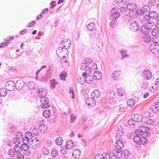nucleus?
<instances>
[{"label": "nucleus", "instance_id": "1", "mask_svg": "<svg viewBox=\"0 0 159 159\" xmlns=\"http://www.w3.org/2000/svg\"><path fill=\"white\" fill-rule=\"evenodd\" d=\"M38 93V96L41 97L40 100L42 103L41 107L43 108H47L49 107L50 104L49 102L48 98L45 96L47 93V90L40 88L39 89Z\"/></svg>", "mask_w": 159, "mask_h": 159}, {"label": "nucleus", "instance_id": "2", "mask_svg": "<svg viewBox=\"0 0 159 159\" xmlns=\"http://www.w3.org/2000/svg\"><path fill=\"white\" fill-rule=\"evenodd\" d=\"M117 129V133L115 138V139L117 141L115 145L117 149H120L122 148L124 146L123 140L124 133L121 126L118 127Z\"/></svg>", "mask_w": 159, "mask_h": 159}, {"label": "nucleus", "instance_id": "3", "mask_svg": "<svg viewBox=\"0 0 159 159\" xmlns=\"http://www.w3.org/2000/svg\"><path fill=\"white\" fill-rule=\"evenodd\" d=\"M149 129L145 126H141L138 130L135 131V134L136 135L144 136L149 137L150 136V133H149Z\"/></svg>", "mask_w": 159, "mask_h": 159}, {"label": "nucleus", "instance_id": "4", "mask_svg": "<svg viewBox=\"0 0 159 159\" xmlns=\"http://www.w3.org/2000/svg\"><path fill=\"white\" fill-rule=\"evenodd\" d=\"M139 19L143 24H146L148 26H154V23L151 20V18L149 15H146L145 16H141L139 17Z\"/></svg>", "mask_w": 159, "mask_h": 159}, {"label": "nucleus", "instance_id": "5", "mask_svg": "<svg viewBox=\"0 0 159 159\" xmlns=\"http://www.w3.org/2000/svg\"><path fill=\"white\" fill-rule=\"evenodd\" d=\"M126 8L129 11L130 15L133 14V13L134 14L136 12L137 7L135 3L132 2L127 4Z\"/></svg>", "mask_w": 159, "mask_h": 159}, {"label": "nucleus", "instance_id": "6", "mask_svg": "<svg viewBox=\"0 0 159 159\" xmlns=\"http://www.w3.org/2000/svg\"><path fill=\"white\" fill-rule=\"evenodd\" d=\"M111 16L113 19H116L119 18L120 15L119 12V9L118 8H112L111 10Z\"/></svg>", "mask_w": 159, "mask_h": 159}, {"label": "nucleus", "instance_id": "7", "mask_svg": "<svg viewBox=\"0 0 159 159\" xmlns=\"http://www.w3.org/2000/svg\"><path fill=\"white\" fill-rule=\"evenodd\" d=\"M40 141L37 139H34L30 143L31 147L33 149H37L40 146Z\"/></svg>", "mask_w": 159, "mask_h": 159}, {"label": "nucleus", "instance_id": "8", "mask_svg": "<svg viewBox=\"0 0 159 159\" xmlns=\"http://www.w3.org/2000/svg\"><path fill=\"white\" fill-rule=\"evenodd\" d=\"M89 74L88 72H83L82 74V76L84 79V82H86L88 84H90L93 80V78L91 75H88Z\"/></svg>", "mask_w": 159, "mask_h": 159}, {"label": "nucleus", "instance_id": "9", "mask_svg": "<svg viewBox=\"0 0 159 159\" xmlns=\"http://www.w3.org/2000/svg\"><path fill=\"white\" fill-rule=\"evenodd\" d=\"M151 26L148 25H144L141 27L140 28V30L141 32L144 34H147L150 32V30L152 29Z\"/></svg>", "mask_w": 159, "mask_h": 159}, {"label": "nucleus", "instance_id": "10", "mask_svg": "<svg viewBox=\"0 0 159 159\" xmlns=\"http://www.w3.org/2000/svg\"><path fill=\"white\" fill-rule=\"evenodd\" d=\"M149 48L151 52L155 54L159 53V45L151 44Z\"/></svg>", "mask_w": 159, "mask_h": 159}, {"label": "nucleus", "instance_id": "11", "mask_svg": "<svg viewBox=\"0 0 159 159\" xmlns=\"http://www.w3.org/2000/svg\"><path fill=\"white\" fill-rule=\"evenodd\" d=\"M130 30L133 32H136L139 30L138 23L135 22H133L131 23L129 26Z\"/></svg>", "mask_w": 159, "mask_h": 159}, {"label": "nucleus", "instance_id": "12", "mask_svg": "<svg viewBox=\"0 0 159 159\" xmlns=\"http://www.w3.org/2000/svg\"><path fill=\"white\" fill-rule=\"evenodd\" d=\"M152 73L151 71L148 70H145L143 72L142 75L143 77L147 80H148L151 78Z\"/></svg>", "mask_w": 159, "mask_h": 159}, {"label": "nucleus", "instance_id": "13", "mask_svg": "<svg viewBox=\"0 0 159 159\" xmlns=\"http://www.w3.org/2000/svg\"><path fill=\"white\" fill-rule=\"evenodd\" d=\"M70 40L68 39H67L66 43V42L65 41H64L62 40L61 43H58H58L60 45V46H62L64 49H66L67 50V49L69 48L70 47Z\"/></svg>", "mask_w": 159, "mask_h": 159}, {"label": "nucleus", "instance_id": "14", "mask_svg": "<svg viewBox=\"0 0 159 159\" xmlns=\"http://www.w3.org/2000/svg\"><path fill=\"white\" fill-rule=\"evenodd\" d=\"M143 119V117L140 115L138 114H134V116L132 118V121H135L138 122H141L142 121V119Z\"/></svg>", "mask_w": 159, "mask_h": 159}, {"label": "nucleus", "instance_id": "15", "mask_svg": "<svg viewBox=\"0 0 159 159\" xmlns=\"http://www.w3.org/2000/svg\"><path fill=\"white\" fill-rule=\"evenodd\" d=\"M25 84V83L23 81L19 80L17 81L15 85L16 89L20 90L23 88Z\"/></svg>", "mask_w": 159, "mask_h": 159}, {"label": "nucleus", "instance_id": "16", "mask_svg": "<svg viewBox=\"0 0 159 159\" xmlns=\"http://www.w3.org/2000/svg\"><path fill=\"white\" fill-rule=\"evenodd\" d=\"M21 150L24 151H28L27 153L25 154L26 155L28 156L30 154V151H29L30 147L27 144H22L21 146Z\"/></svg>", "mask_w": 159, "mask_h": 159}, {"label": "nucleus", "instance_id": "17", "mask_svg": "<svg viewBox=\"0 0 159 159\" xmlns=\"http://www.w3.org/2000/svg\"><path fill=\"white\" fill-rule=\"evenodd\" d=\"M112 153L114 156H112V157H115L116 158H119L122 156V153L120 149H118L117 150H114L113 151Z\"/></svg>", "mask_w": 159, "mask_h": 159}, {"label": "nucleus", "instance_id": "18", "mask_svg": "<svg viewBox=\"0 0 159 159\" xmlns=\"http://www.w3.org/2000/svg\"><path fill=\"white\" fill-rule=\"evenodd\" d=\"M86 102L88 105L91 106H93L96 103L95 100L91 98H87L86 100Z\"/></svg>", "mask_w": 159, "mask_h": 159}, {"label": "nucleus", "instance_id": "19", "mask_svg": "<svg viewBox=\"0 0 159 159\" xmlns=\"http://www.w3.org/2000/svg\"><path fill=\"white\" fill-rule=\"evenodd\" d=\"M102 75L101 72L99 71L95 72L93 76V77L95 80H99L102 78Z\"/></svg>", "mask_w": 159, "mask_h": 159}, {"label": "nucleus", "instance_id": "20", "mask_svg": "<svg viewBox=\"0 0 159 159\" xmlns=\"http://www.w3.org/2000/svg\"><path fill=\"white\" fill-rule=\"evenodd\" d=\"M39 129L40 132L42 134L48 131V128L47 125L44 124H41L39 126Z\"/></svg>", "mask_w": 159, "mask_h": 159}, {"label": "nucleus", "instance_id": "21", "mask_svg": "<svg viewBox=\"0 0 159 159\" xmlns=\"http://www.w3.org/2000/svg\"><path fill=\"white\" fill-rule=\"evenodd\" d=\"M27 88L31 90L35 89L37 87L36 83L33 82H30L27 83Z\"/></svg>", "mask_w": 159, "mask_h": 159}, {"label": "nucleus", "instance_id": "22", "mask_svg": "<svg viewBox=\"0 0 159 159\" xmlns=\"http://www.w3.org/2000/svg\"><path fill=\"white\" fill-rule=\"evenodd\" d=\"M66 144L67 148L69 149H72L73 147L76 145V143H74L71 140L67 141Z\"/></svg>", "mask_w": 159, "mask_h": 159}, {"label": "nucleus", "instance_id": "23", "mask_svg": "<svg viewBox=\"0 0 159 159\" xmlns=\"http://www.w3.org/2000/svg\"><path fill=\"white\" fill-rule=\"evenodd\" d=\"M120 72L116 70L112 74L111 77L114 80H116L120 77Z\"/></svg>", "mask_w": 159, "mask_h": 159}, {"label": "nucleus", "instance_id": "24", "mask_svg": "<svg viewBox=\"0 0 159 159\" xmlns=\"http://www.w3.org/2000/svg\"><path fill=\"white\" fill-rule=\"evenodd\" d=\"M91 95L94 98L97 99L100 96V92L98 90L95 89L92 92Z\"/></svg>", "mask_w": 159, "mask_h": 159}, {"label": "nucleus", "instance_id": "25", "mask_svg": "<svg viewBox=\"0 0 159 159\" xmlns=\"http://www.w3.org/2000/svg\"><path fill=\"white\" fill-rule=\"evenodd\" d=\"M80 150L78 149H75L73 151V157L75 159H78L80 157Z\"/></svg>", "mask_w": 159, "mask_h": 159}, {"label": "nucleus", "instance_id": "26", "mask_svg": "<svg viewBox=\"0 0 159 159\" xmlns=\"http://www.w3.org/2000/svg\"><path fill=\"white\" fill-rule=\"evenodd\" d=\"M107 97L110 99H112L115 97V93L114 92L111 90H109L107 94Z\"/></svg>", "mask_w": 159, "mask_h": 159}, {"label": "nucleus", "instance_id": "27", "mask_svg": "<svg viewBox=\"0 0 159 159\" xmlns=\"http://www.w3.org/2000/svg\"><path fill=\"white\" fill-rule=\"evenodd\" d=\"M139 135H137L135 136L134 138V143L137 144L135 145V146L137 147H139V145H140V142L141 141V138Z\"/></svg>", "mask_w": 159, "mask_h": 159}, {"label": "nucleus", "instance_id": "28", "mask_svg": "<svg viewBox=\"0 0 159 159\" xmlns=\"http://www.w3.org/2000/svg\"><path fill=\"white\" fill-rule=\"evenodd\" d=\"M49 70H48L47 71L46 74L43 77L41 80V81L43 82L46 81L48 80L50 78V73L48 72Z\"/></svg>", "mask_w": 159, "mask_h": 159}, {"label": "nucleus", "instance_id": "29", "mask_svg": "<svg viewBox=\"0 0 159 159\" xmlns=\"http://www.w3.org/2000/svg\"><path fill=\"white\" fill-rule=\"evenodd\" d=\"M159 28V27L158 25H157L156 28L153 29L151 32V34L152 35L155 37L157 36L159 33V31L158 30V29Z\"/></svg>", "mask_w": 159, "mask_h": 159}, {"label": "nucleus", "instance_id": "30", "mask_svg": "<svg viewBox=\"0 0 159 159\" xmlns=\"http://www.w3.org/2000/svg\"><path fill=\"white\" fill-rule=\"evenodd\" d=\"M13 142L16 145H18L20 143L21 141H20L19 134L16 135V137L13 139Z\"/></svg>", "mask_w": 159, "mask_h": 159}, {"label": "nucleus", "instance_id": "31", "mask_svg": "<svg viewBox=\"0 0 159 159\" xmlns=\"http://www.w3.org/2000/svg\"><path fill=\"white\" fill-rule=\"evenodd\" d=\"M120 52L121 53V58L125 57L128 58L129 57V55L127 53L126 50L122 49L121 50H120Z\"/></svg>", "mask_w": 159, "mask_h": 159}, {"label": "nucleus", "instance_id": "32", "mask_svg": "<svg viewBox=\"0 0 159 159\" xmlns=\"http://www.w3.org/2000/svg\"><path fill=\"white\" fill-rule=\"evenodd\" d=\"M8 153L9 155L12 157H14L17 155V153L15 152V151L12 148L9 149Z\"/></svg>", "mask_w": 159, "mask_h": 159}, {"label": "nucleus", "instance_id": "33", "mask_svg": "<svg viewBox=\"0 0 159 159\" xmlns=\"http://www.w3.org/2000/svg\"><path fill=\"white\" fill-rule=\"evenodd\" d=\"M142 137L141 138V141L140 142V145L141 144H146L148 142L147 139V138H149L148 137L144 136H141Z\"/></svg>", "mask_w": 159, "mask_h": 159}, {"label": "nucleus", "instance_id": "34", "mask_svg": "<svg viewBox=\"0 0 159 159\" xmlns=\"http://www.w3.org/2000/svg\"><path fill=\"white\" fill-rule=\"evenodd\" d=\"M51 113L50 111L48 110H45L43 111V114L45 117L48 118L50 117Z\"/></svg>", "mask_w": 159, "mask_h": 159}, {"label": "nucleus", "instance_id": "35", "mask_svg": "<svg viewBox=\"0 0 159 159\" xmlns=\"http://www.w3.org/2000/svg\"><path fill=\"white\" fill-rule=\"evenodd\" d=\"M68 55V51L66 49H64L63 51H62L60 55H59L58 56L60 57H65Z\"/></svg>", "mask_w": 159, "mask_h": 159}, {"label": "nucleus", "instance_id": "36", "mask_svg": "<svg viewBox=\"0 0 159 159\" xmlns=\"http://www.w3.org/2000/svg\"><path fill=\"white\" fill-rule=\"evenodd\" d=\"M135 102V100L133 99H131L127 101V104L128 106L132 107L134 105Z\"/></svg>", "mask_w": 159, "mask_h": 159}, {"label": "nucleus", "instance_id": "37", "mask_svg": "<svg viewBox=\"0 0 159 159\" xmlns=\"http://www.w3.org/2000/svg\"><path fill=\"white\" fill-rule=\"evenodd\" d=\"M25 136L24 138L26 139H28L30 140V139H31L33 137V135L32 133L30 132H28L25 133Z\"/></svg>", "mask_w": 159, "mask_h": 159}, {"label": "nucleus", "instance_id": "38", "mask_svg": "<svg viewBox=\"0 0 159 159\" xmlns=\"http://www.w3.org/2000/svg\"><path fill=\"white\" fill-rule=\"evenodd\" d=\"M13 149L14 151H15V152L17 153V154L21 153V147L19 146L18 145H15L14 146Z\"/></svg>", "mask_w": 159, "mask_h": 159}, {"label": "nucleus", "instance_id": "39", "mask_svg": "<svg viewBox=\"0 0 159 159\" xmlns=\"http://www.w3.org/2000/svg\"><path fill=\"white\" fill-rule=\"evenodd\" d=\"M95 28V24L94 23H91L88 24L87 26V28L89 30L92 31Z\"/></svg>", "mask_w": 159, "mask_h": 159}, {"label": "nucleus", "instance_id": "40", "mask_svg": "<svg viewBox=\"0 0 159 159\" xmlns=\"http://www.w3.org/2000/svg\"><path fill=\"white\" fill-rule=\"evenodd\" d=\"M117 92L120 96H124L125 94L124 90L121 88L118 89H117Z\"/></svg>", "mask_w": 159, "mask_h": 159}, {"label": "nucleus", "instance_id": "41", "mask_svg": "<svg viewBox=\"0 0 159 159\" xmlns=\"http://www.w3.org/2000/svg\"><path fill=\"white\" fill-rule=\"evenodd\" d=\"M63 139L61 137H58L57 138L56 140V144L58 145H61L63 143Z\"/></svg>", "mask_w": 159, "mask_h": 159}, {"label": "nucleus", "instance_id": "42", "mask_svg": "<svg viewBox=\"0 0 159 159\" xmlns=\"http://www.w3.org/2000/svg\"><path fill=\"white\" fill-rule=\"evenodd\" d=\"M66 76V73L65 71H62L60 75V78L61 80H65Z\"/></svg>", "mask_w": 159, "mask_h": 159}, {"label": "nucleus", "instance_id": "43", "mask_svg": "<svg viewBox=\"0 0 159 159\" xmlns=\"http://www.w3.org/2000/svg\"><path fill=\"white\" fill-rule=\"evenodd\" d=\"M7 94V91L4 88H2L0 90V96L1 97H5Z\"/></svg>", "mask_w": 159, "mask_h": 159}, {"label": "nucleus", "instance_id": "44", "mask_svg": "<svg viewBox=\"0 0 159 159\" xmlns=\"http://www.w3.org/2000/svg\"><path fill=\"white\" fill-rule=\"evenodd\" d=\"M144 122L149 125H152L154 123V121L153 120L149 118H148L146 120V121H144Z\"/></svg>", "mask_w": 159, "mask_h": 159}, {"label": "nucleus", "instance_id": "45", "mask_svg": "<svg viewBox=\"0 0 159 159\" xmlns=\"http://www.w3.org/2000/svg\"><path fill=\"white\" fill-rule=\"evenodd\" d=\"M58 150L55 148L52 149L51 152V155L54 157H56L58 155Z\"/></svg>", "mask_w": 159, "mask_h": 159}, {"label": "nucleus", "instance_id": "46", "mask_svg": "<svg viewBox=\"0 0 159 159\" xmlns=\"http://www.w3.org/2000/svg\"><path fill=\"white\" fill-rule=\"evenodd\" d=\"M50 83L51 85V88L52 89H54L55 87L56 84H58V83L56 82L55 79L51 80Z\"/></svg>", "mask_w": 159, "mask_h": 159}, {"label": "nucleus", "instance_id": "47", "mask_svg": "<svg viewBox=\"0 0 159 159\" xmlns=\"http://www.w3.org/2000/svg\"><path fill=\"white\" fill-rule=\"evenodd\" d=\"M67 147L66 146H62L60 148V151L61 152L62 154H65L67 152Z\"/></svg>", "mask_w": 159, "mask_h": 159}, {"label": "nucleus", "instance_id": "48", "mask_svg": "<svg viewBox=\"0 0 159 159\" xmlns=\"http://www.w3.org/2000/svg\"><path fill=\"white\" fill-rule=\"evenodd\" d=\"M42 152L43 154L46 155H48L49 153L48 149L45 147H43L42 148Z\"/></svg>", "mask_w": 159, "mask_h": 159}, {"label": "nucleus", "instance_id": "49", "mask_svg": "<svg viewBox=\"0 0 159 159\" xmlns=\"http://www.w3.org/2000/svg\"><path fill=\"white\" fill-rule=\"evenodd\" d=\"M61 65L64 69H66L69 67L68 63L66 61H63L61 62Z\"/></svg>", "mask_w": 159, "mask_h": 159}, {"label": "nucleus", "instance_id": "50", "mask_svg": "<svg viewBox=\"0 0 159 159\" xmlns=\"http://www.w3.org/2000/svg\"><path fill=\"white\" fill-rule=\"evenodd\" d=\"M152 40L154 43L158 45L159 44V36L153 37L152 38Z\"/></svg>", "mask_w": 159, "mask_h": 159}, {"label": "nucleus", "instance_id": "51", "mask_svg": "<svg viewBox=\"0 0 159 159\" xmlns=\"http://www.w3.org/2000/svg\"><path fill=\"white\" fill-rule=\"evenodd\" d=\"M157 87L158 86L157 84H152L151 86V88H152V89H150V91L152 93H153L155 90L157 89Z\"/></svg>", "mask_w": 159, "mask_h": 159}, {"label": "nucleus", "instance_id": "52", "mask_svg": "<svg viewBox=\"0 0 159 159\" xmlns=\"http://www.w3.org/2000/svg\"><path fill=\"white\" fill-rule=\"evenodd\" d=\"M64 50V48L63 47H59L56 51V52L57 55H60L61 53V52L62 51H63Z\"/></svg>", "mask_w": 159, "mask_h": 159}, {"label": "nucleus", "instance_id": "53", "mask_svg": "<svg viewBox=\"0 0 159 159\" xmlns=\"http://www.w3.org/2000/svg\"><path fill=\"white\" fill-rule=\"evenodd\" d=\"M33 136H36L38 134V129L37 128H34L32 130V133Z\"/></svg>", "mask_w": 159, "mask_h": 159}, {"label": "nucleus", "instance_id": "54", "mask_svg": "<svg viewBox=\"0 0 159 159\" xmlns=\"http://www.w3.org/2000/svg\"><path fill=\"white\" fill-rule=\"evenodd\" d=\"M119 112L121 113L123 112H125L126 111V108L125 107L120 105L119 107Z\"/></svg>", "mask_w": 159, "mask_h": 159}, {"label": "nucleus", "instance_id": "55", "mask_svg": "<svg viewBox=\"0 0 159 159\" xmlns=\"http://www.w3.org/2000/svg\"><path fill=\"white\" fill-rule=\"evenodd\" d=\"M155 19L158 21L157 25L159 27V16H158L157 13H155V15L153 16Z\"/></svg>", "mask_w": 159, "mask_h": 159}, {"label": "nucleus", "instance_id": "56", "mask_svg": "<svg viewBox=\"0 0 159 159\" xmlns=\"http://www.w3.org/2000/svg\"><path fill=\"white\" fill-rule=\"evenodd\" d=\"M16 156L18 159H24V156L23 154L21 153L17 154Z\"/></svg>", "mask_w": 159, "mask_h": 159}, {"label": "nucleus", "instance_id": "57", "mask_svg": "<svg viewBox=\"0 0 159 159\" xmlns=\"http://www.w3.org/2000/svg\"><path fill=\"white\" fill-rule=\"evenodd\" d=\"M149 10V7L148 6H145L142 8V11L144 13L148 11Z\"/></svg>", "mask_w": 159, "mask_h": 159}, {"label": "nucleus", "instance_id": "58", "mask_svg": "<svg viewBox=\"0 0 159 159\" xmlns=\"http://www.w3.org/2000/svg\"><path fill=\"white\" fill-rule=\"evenodd\" d=\"M156 107L154 104L153 105H151L150 107V109L154 112H157V110L156 108Z\"/></svg>", "mask_w": 159, "mask_h": 159}, {"label": "nucleus", "instance_id": "59", "mask_svg": "<svg viewBox=\"0 0 159 159\" xmlns=\"http://www.w3.org/2000/svg\"><path fill=\"white\" fill-rule=\"evenodd\" d=\"M143 115L145 118H148L150 116V113L148 111H145L143 113Z\"/></svg>", "mask_w": 159, "mask_h": 159}, {"label": "nucleus", "instance_id": "60", "mask_svg": "<svg viewBox=\"0 0 159 159\" xmlns=\"http://www.w3.org/2000/svg\"><path fill=\"white\" fill-rule=\"evenodd\" d=\"M102 155L103 159H109L110 158V155L108 153L103 154Z\"/></svg>", "mask_w": 159, "mask_h": 159}, {"label": "nucleus", "instance_id": "61", "mask_svg": "<svg viewBox=\"0 0 159 159\" xmlns=\"http://www.w3.org/2000/svg\"><path fill=\"white\" fill-rule=\"evenodd\" d=\"M153 104L156 106L157 111L159 112V102L156 101L153 103Z\"/></svg>", "mask_w": 159, "mask_h": 159}, {"label": "nucleus", "instance_id": "62", "mask_svg": "<svg viewBox=\"0 0 159 159\" xmlns=\"http://www.w3.org/2000/svg\"><path fill=\"white\" fill-rule=\"evenodd\" d=\"M76 119V117L73 114H71L70 116V121L71 123L74 122Z\"/></svg>", "mask_w": 159, "mask_h": 159}, {"label": "nucleus", "instance_id": "63", "mask_svg": "<svg viewBox=\"0 0 159 159\" xmlns=\"http://www.w3.org/2000/svg\"><path fill=\"white\" fill-rule=\"evenodd\" d=\"M116 20H114L112 21L110 23V26L111 27H114L116 25Z\"/></svg>", "mask_w": 159, "mask_h": 159}, {"label": "nucleus", "instance_id": "64", "mask_svg": "<svg viewBox=\"0 0 159 159\" xmlns=\"http://www.w3.org/2000/svg\"><path fill=\"white\" fill-rule=\"evenodd\" d=\"M102 155L96 154L94 157L95 159H103Z\"/></svg>", "mask_w": 159, "mask_h": 159}]
</instances>
